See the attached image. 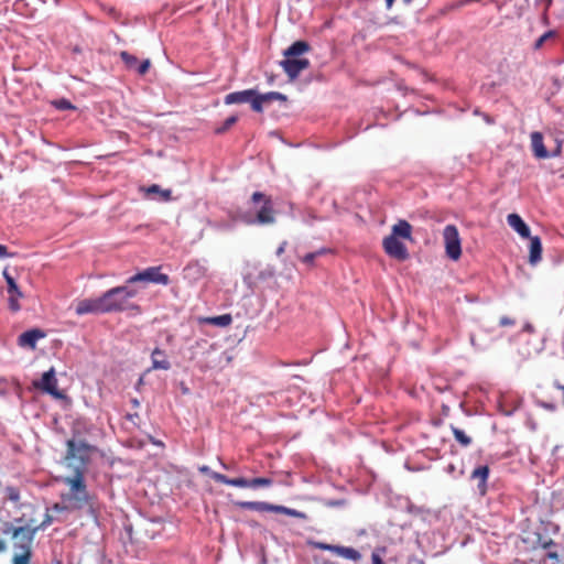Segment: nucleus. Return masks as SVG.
Segmentation results:
<instances>
[{
  "label": "nucleus",
  "mask_w": 564,
  "mask_h": 564,
  "mask_svg": "<svg viewBox=\"0 0 564 564\" xmlns=\"http://www.w3.org/2000/svg\"><path fill=\"white\" fill-rule=\"evenodd\" d=\"M53 521L52 516L46 512L43 516V520L39 521V519L19 517L14 519V525L11 522H4L1 529L4 535H11L13 540V545L15 549L31 550V544L34 539L35 533L47 525H50Z\"/></svg>",
  "instance_id": "obj_1"
},
{
  "label": "nucleus",
  "mask_w": 564,
  "mask_h": 564,
  "mask_svg": "<svg viewBox=\"0 0 564 564\" xmlns=\"http://www.w3.org/2000/svg\"><path fill=\"white\" fill-rule=\"evenodd\" d=\"M249 210L242 212L239 218L246 225H273L276 212L270 196L254 192L249 202Z\"/></svg>",
  "instance_id": "obj_2"
},
{
  "label": "nucleus",
  "mask_w": 564,
  "mask_h": 564,
  "mask_svg": "<svg viewBox=\"0 0 564 564\" xmlns=\"http://www.w3.org/2000/svg\"><path fill=\"white\" fill-rule=\"evenodd\" d=\"M137 293L138 291L135 289H131L128 285L116 286L108 290L101 295L105 312L133 311L140 314L142 312L140 305L130 302V299L134 297Z\"/></svg>",
  "instance_id": "obj_3"
},
{
  "label": "nucleus",
  "mask_w": 564,
  "mask_h": 564,
  "mask_svg": "<svg viewBox=\"0 0 564 564\" xmlns=\"http://www.w3.org/2000/svg\"><path fill=\"white\" fill-rule=\"evenodd\" d=\"M273 100L285 101L286 96L278 91L259 94L256 89H246L230 93L225 97L226 105L249 102L251 105V109L256 112H262L263 105Z\"/></svg>",
  "instance_id": "obj_4"
},
{
  "label": "nucleus",
  "mask_w": 564,
  "mask_h": 564,
  "mask_svg": "<svg viewBox=\"0 0 564 564\" xmlns=\"http://www.w3.org/2000/svg\"><path fill=\"white\" fill-rule=\"evenodd\" d=\"M310 48L307 42L296 41L285 50V58L281 62V66L291 80L296 79L301 72L310 67V61L300 57V55L308 52Z\"/></svg>",
  "instance_id": "obj_5"
},
{
  "label": "nucleus",
  "mask_w": 564,
  "mask_h": 564,
  "mask_svg": "<svg viewBox=\"0 0 564 564\" xmlns=\"http://www.w3.org/2000/svg\"><path fill=\"white\" fill-rule=\"evenodd\" d=\"M235 506L240 509H248L254 511H272L275 513L286 514L297 519H306V514L295 509H291L284 506L272 505L264 501H236Z\"/></svg>",
  "instance_id": "obj_6"
},
{
  "label": "nucleus",
  "mask_w": 564,
  "mask_h": 564,
  "mask_svg": "<svg viewBox=\"0 0 564 564\" xmlns=\"http://www.w3.org/2000/svg\"><path fill=\"white\" fill-rule=\"evenodd\" d=\"M443 239L446 256L452 260H458L462 256L460 237L455 225H447L443 230Z\"/></svg>",
  "instance_id": "obj_7"
},
{
  "label": "nucleus",
  "mask_w": 564,
  "mask_h": 564,
  "mask_svg": "<svg viewBox=\"0 0 564 564\" xmlns=\"http://www.w3.org/2000/svg\"><path fill=\"white\" fill-rule=\"evenodd\" d=\"M91 446L86 442L79 441L75 442L74 440L67 441V451L65 455V460L68 465H72V460L77 459L80 463V467L84 469V466L88 463Z\"/></svg>",
  "instance_id": "obj_8"
},
{
  "label": "nucleus",
  "mask_w": 564,
  "mask_h": 564,
  "mask_svg": "<svg viewBox=\"0 0 564 564\" xmlns=\"http://www.w3.org/2000/svg\"><path fill=\"white\" fill-rule=\"evenodd\" d=\"M162 267H150L145 270L135 273L127 280V284H134L138 282L154 283L161 285H167L170 278L167 274L161 272Z\"/></svg>",
  "instance_id": "obj_9"
},
{
  "label": "nucleus",
  "mask_w": 564,
  "mask_h": 564,
  "mask_svg": "<svg viewBox=\"0 0 564 564\" xmlns=\"http://www.w3.org/2000/svg\"><path fill=\"white\" fill-rule=\"evenodd\" d=\"M221 484L239 487V488H259V487H270L273 484L272 478L269 477H257L252 479H247L243 477L238 478H228L227 476H218Z\"/></svg>",
  "instance_id": "obj_10"
},
{
  "label": "nucleus",
  "mask_w": 564,
  "mask_h": 564,
  "mask_svg": "<svg viewBox=\"0 0 564 564\" xmlns=\"http://www.w3.org/2000/svg\"><path fill=\"white\" fill-rule=\"evenodd\" d=\"M64 484L67 485L76 499L80 501L87 500V490L84 479V469L82 467H75V475L73 477H65Z\"/></svg>",
  "instance_id": "obj_11"
},
{
  "label": "nucleus",
  "mask_w": 564,
  "mask_h": 564,
  "mask_svg": "<svg viewBox=\"0 0 564 564\" xmlns=\"http://www.w3.org/2000/svg\"><path fill=\"white\" fill-rule=\"evenodd\" d=\"M312 545L315 549L333 552L336 555L344 557L346 560H350L352 562H359L361 560L360 552L350 546L334 545V544H327L324 542H313Z\"/></svg>",
  "instance_id": "obj_12"
},
{
  "label": "nucleus",
  "mask_w": 564,
  "mask_h": 564,
  "mask_svg": "<svg viewBox=\"0 0 564 564\" xmlns=\"http://www.w3.org/2000/svg\"><path fill=\"white\" fill-rule=\"evenodd\" d=\"M383 249L388 256L399 261H404L409 258V252L403 242L394 236H388L382 242Z\"/></svg>",
  "instance_id": "obj_13"
},
{
  "label": "nucleus",
  "mask_w": 564,
  "mask_h": 564,
  "mask_svg": "<svg viewBox=\"0 0 564 564\" xmlns=\"http://www.w3.org/2000/svg\"><path fill=\"white\" fill-rule=\"evenodd\" d=\"M34 387L55 398L63 397L62 392L57 388V380L55 378V371L53 368H51L48 371H45L42 375V378L34 382Z\"/></svg>",
  "instance_id": "obj_14"
},
{
  "label": "nucleus",
  "mask_w": 564,
  "mask_h": 564,
  "mask_svg": "<svg viewBox=\"0 0 564 564\" xmlns=\"http://www.w3.org/2000/svg\"><path fill=\"white\" fill-rule=\"evenodd\" d=\"M75 312L79 316L85 314H106L102 296L78 301Z\"/></svg>",
  "instance_id": "obj_15"
},
{
  "label": "nucleus",
  "mask_w": 564,
  "mask_h": 564,
  "mask_svg": "<svg viewBox=\"0 0 564 564\" xmlns=\"http://www.w3.org/2000/svg\"><path fill=\"white\" fill-rule=\"evenodd\" d=\"M152 370H170L171 362L165 351L159 347H155L151 352Z\"/></svg>",
  "instance_id": "obj_16"
},
{
  "label": "nucleus",
  "mask_w": 564,
  "mask_h": 564,
  "mask_svg": "<svg viewBox=\"0 0 564 564\" xmlns=\"http://www.w3.org/2000/svg\"><path fill=\"white\" fill-rule=\"evenodd\" d=\"M507 223L522 238H530V228L518 214H509L507 216Z\"/></svg>",
  "instance_id": "obj_17"
},
{
  "label": "nucleus",
  "mask_w": 564,
  "mask_h": 564,
  "mask_svg": "<svg viewBox=\"0 0 564 564\" xmlns=\"http://www.w3.org/2000/svg\"><path fill=\"white\" fill-rule=\"evenodd\" d=\"M489 476V467L487 465L479 466L475 468L471 473V479L477 480V488L480 495H485L487 492V480Z\"/></svg>",
  "instance_id": "obj_18"
},
{
  "label": "nucleus",
  "mask_w": 564,
  "mask_h": 564,
  "mask_svg": "<svg viewBox=\"0 0 564 564\" xmlns=\"http://www.w3.org/2000/svg\"><path fill=\"white\" fill-rule=\"evenodd\" d=\"M44 336V333L40 329H30L22 333L18 338V344L21 347L34 348L36 341Z\"/></svg>",
  "instance_id": "obj_19"
},
{
  "label": "nucleus",
  "mask_w": 564,
  "mask_h": 564,
  "mask_svg": "<svg viewBox=\"0 0 564 564\" xmlns=\"http://www.w3.org/2000/svg\"><path fill=\"white\" fill-rule=\"evenodd\" d=\"M531 147L534 155L539 159L549 156V152L543 143V135L541 132L534 131L531 133Z\"/></svg>",
  "instance_id": "obj_20"
},
{
  "label": "nucleus",
  "mask_w": 564,
  "mask_h": 564,
  "mask_svg": "<svg viewBox=\"0 0 564 564\" xmlns=\"http://www.w3.org/2000/svg\"><path fill=\"white\" fill-rule=\"evenodd\" d=\"M529 239H530L529 261H530L531 264H535L542 258V243H541V239L538 236H535V237H531L530 236Z\"/></svg>",
  "instance_id": "obj_21"
},
{
  "label": "nucleus",
  "mask_w": 564,
  "mask_h": 564,
  "mask_svg": "<svg viewBox=\"0 0 564 564\" xmlns=\"http://www.w3.org/2000/svg\"><path fill=\"white\" fill-rule=\"evenodd\" d=\"M412 226L406 220H399L392 227V234L390 236L401 237L404 239H411Z\"/></svg>",
  "instance_id": "obj_22"
},
{
  "label": "nucleus",
  "mask_w": 564,
  "mask_h": 564,
  "mask_svg": "<svg viewBox=\"0 0 564 564\" xmlns=\"http://www.w3.org/2000/svg\"><path fill=\"white\" fill-rule=\"evenodd\" d=\"M2 274L7 282L9 295H17L23 297V293L20 291L15 280L9 274V272L4 270Z\"/></svg>",
  "instance_id": "obj_23"
},
{
  "label": "nucleus",
  "mask_w": 564,
  "mask_h": 564,
  "mask_svg": "<svg viewBox=\"0 0 564 564\" xmlns=\"http://www.w3.org/2000/svg\"><path fill=\"white\" fill-rule=\"evenodd\" d=\"M205 322L210 325H215V326H219V327H227L231 324L232 317L230 314H223L219 316L207 317L205 319Z\"/></svg>",
  "instance_id": "obj_24"
},
{
  "label": "nucleus",
  "mask_w": 564,
  "mask_h": 564,
  "mask_svg": "<svg viewBox=\"0 0 564 564\" xmlns=\"http://www.w3.org/2000/svg\"><path fill=\"white\" fill-rule=\"evenodd\" d=\"M452 432H453L455 440L463 447H468L471 444V437L468 436L463 430L452 426Z\"/></svg>",
  "instance_id": "obj_25"
},
{
  "label": "nucleus",
  "mask_w": 564,
  "mask_h": 564,
  "mask_svg": "<svg viewBox=\"0 0 564 564\" xmlns=\"http://www.w3.org/2000/svg\"><path fill=\"white\" fill-rule=\"evenodd\" d=\"M120 57L128 69H134V70L137 69L139 61L134 55H132L126 51H122L120 53Z\"/></svg>",
  "instance_id": "obj_26"
},
{
  "label": "nucleus",
  "mask_w": 564,
  "mask_h": 564,
  "mask_svg": "<svg viewBox=\"0 0 564 564\" xmlns=\"http://www.w3.org/2000/svg\"><path fill=\"white\" fill-rule=\"evenodd\" d=\"M238 121L237 116L228 117L220 127L215 129L216 134H223L227 132Z\"/></svg>",
  "instance_id": "obj_27"
},
{
  "label": "nucleus",
  "mask_w": 564,
  "mask_h": 564,
  "mask_svg": "<svg viewBox=\"0 0 564 564\" xmlns=\"http://www.w3.org/2000/svg\"><path fill=\"white\" fill-rule=\"evenodd\" d=\"M554 546L555 542L552 539H547L541 542V547L549 551L546 556L551 560H558V553L556 551H551V549Z\"/></svg>",
  "instance_id": "obj_28"
},
{
  "label": "nucleus",
  "mask_w": 564,
  "mask_h": 564,
  "mask_svg": "<svg viewBox=\"0 0 564 564\" xmlns=\"http://www.w3.org/2000/svg\"><path fill=\"white\" fill-rule=\"evenodd\" d=\"M31 558V550H23L21 553L15 554L13 564H29Z\"/></svg>",
  "instance_id": "obj_29"
},
{
  "label": "nucleus",
  "mask_w": 564,
  "mask_h": 564,
  "mask_svg": "<svg viewBox=\"0 0 564 564\" xmlns=\"http://www.w3.org/2000/svg\"><path fill=\"white\" fill-rule=\"evenodd\" d=\"M186 274L194 273L196 275H203L204 274V268L198 262H191L188 263L184 269Z\"/></svg>",
  "instance_id": "obj_30"
},
{
  "label": "nucleus",
  "mask_w": 564,
  "mask_h": 564,
  "mask_svg": "<svg viewBox=\"0 0 564 564\" xmlns=\"http://www.w3.org/2000/svg\"><path fill=\"white\" fill-rule=\"evenodd\" d=\"M6 497L12 502H18L20 500V491L17 487L9 486L6 488Z\"/></svg>",
  "instance_id": "obj_31"
},
{
  "label": "nucleus",
  "mask_w": 564,
  "mask_h": 564,
  "mask_svg": "<svg viewBox=\"0 0 564 564\" xmlns=\"http://www.w3.org/2000/svg\"><path fill=\"white\" fill-rule=\"evenodd\" d=\"M327 250L326 249H321L318 251H315V252H310L307 254H305L303 258H302V261L308 265H312L314 263V260L321 256V254H324Z\"/></svg>",
  "instance_id": "obj_32"
},
{
  "label": "nucleus",
  "mask_w": 564,
  "mask_h": 564,
  "mask_svg": "<svg viewBox=\"0 0 564 564\" xmlns=\"http://www.w3.org/2000/svg\"><path fill=\"white\" fill-rule=\"evenodd\" d=\"M199 473L204 474V475H208L210 478H213L215 481L217 482H220L221 484V480L217 479L218 476H224L223 474L220 473H217V471H213L208 466L206 465H203L198 468Z\"/></svg>",
  "instance_id": "obj_33"
},
{
  "label": "nucleus",
  "mask_w": 564,
  "mask_h": 564,
  "mask_svg": "<svg viewBox=\"0 0 564 564\" xmlns=\"http://www.w3.org/2000/svg\"><path fill=\"white\" fill-rule=\"evenodd\" d=\"M22 508H24L25 511L22 513L21 517L25 516L26 518L36 519L35 514L37 513V509L33 505H22Z\"/></svg>",
  "instance_id": "obj_34"
},
{
  "label": "nucleus",
  "mask_w": 564,
  "mask_h": 564,
  "mask_svg": "<svg viewBox=\"0 0 564 564\" xmlns=\"http://www.w3.org/2000/svg\"><path fill=\"white\" fill-rule=\"evenodd\" d=\"M555 35V32L554 31H547L545 32L542 36H540L536 42L534 43V48L539 50L542 47L543 43Z\"/></svg>",
  "instance_id": "obj_35"
},
{
  "label": "nucleus",
  "mask_w": 564,
  "mask_h": 564,
  "mask_svg": "<svg viewBox=\"0 0 564 564\" xmlns=\"http://www.w3.org/2000/svg\"><path fill=\"white\" fill-rule=\"evenodd\" d=\"M150 66H151L150 59H144L141 63H138L135 72L139 75H145L147 72L149 70Z\"/></svg>",
  "instance_id": "obj_36"
},
{
  "label": "nucleus",
  "mask_w": 564,
  "mask_h": 564,
  "mask_svg": "<svg viewBox=\"0 0 564 564\" xmlns=\"http://www.w3.org/2000/svg\"><path fill=\"white\" fill-rule=\"evenodd\" d=\"M21 297L20 296H17V295H9V308L12 311V312H18L20 311L21 306L19 304V300Z\"/></svg>",
  "instance_id": "obj_37"
},
{
  "label": "nucleus",
  "mask_w": 564,
  "mask_h": 564,
  "mask_svg": "<svg viewBox=\"0 0 564 564\" xmlns=\"http://www.w3.org/2000/svg\"><path fill=\"white\" fill-rule=\"evenodd\" d=\"M54 106L59 110L74 109V106L67 99H59L54 102Z\"/></svg>",
  "instance_id": "obj_38"
},
{
  "label": "nucleus",
  "mask_w": 564,
  "mask_h": 564,
  "mask_svg": "<svg viewBox=\"0 0 564 564\" xmlns=\"http://www.w3.org/2000/svg\"><path fill=\"white\" fill-rule=\"evenodd\" d=\"M371 563L372 564H384L381 555L377 551H373L371 554Z\"/></svg>",
  "instance_id": "obj_39"
},
{
  "label": "nucleus",
  "mask_w": 564,
  "mask_h": 564,
  "mask_svg": "<svg viewBox=\"0 0 564 564\" xmlns=\"http://www.w3.org/2000/svg\"><path fill=\"white\" fill-rule=\"evenodd\" d=\"M161 191V187L156 184H153L145 189L147 194H160Z\"/></svg>",
  "instance_id": "obj_40"
},
{
  "label": "nucleus",
  "mask_w": 564,
  "mask_h": 564,
  "mask_svg": "<svg viewBox=\"0 0 564 564\" xmlns=\"http://www.w3.org/2000/svg\"><path fill=\"white\" fill-rule=\"evenodd\" d=\"M499 324H500L501 326H511V325H513V324H514V321H513V319H511V318H509V317H506V316H505V317H501V318H500Z\"/></svg>",
  "instance_id": "obj_41"
},
{
  "label": "nucleus",
  "mask_w": 564,
  "mask_h": 564,
  "mask_svg": "<svg viewBox=\"0 0 564 564\" xmlns=\"http://www.w3.org/2000/svg\"><path fill=\"white\" fill-rule=\"evenodd\" d=\"M539 2L544 6V14L543 15L546 19V12L550 9V7L552 6V0H539Z\"/></svg>",
  "instance_id": "obj_42"
},
{
  "label": "nucleus",
  "mask_w": 564,
  "mask_h": 564,
  "mask_svg": "<svg viewBox=\"0 0 564 564\" xmlns=\"http://www.w3.org/2000/svg\"><path fill=\"white\" fill-rule=\"evenodd\" d=\"M160 195L162 196L163 200H170L172 196L171 189H162Z\"/></svg>",
  "instance_id": "obj_43"
},
{
  "label": "nucleus",
  "mask_w": 564,
  "mask_h": 564,
  "mask_svg": "<svg viewBox=\"0 0 564 564\" xmlns=\"http://www.w3.org/2000/svg\"><path fill=\"white\" fill-rule=\"evenodd\" d=\"M408 564H425V562L416 556L409 557Z\"/></svg>",
  "instance_id": "obj_44"
},
{
  "label": "nucleus",
  "mask_w": 564,
  "mask_h": 564,
  "mask_svg": "<svg viewBox=\"0 0 564 564\" xmlns=\"http://www.w3.org/2000/svg\"><path fill=\"white\" fill-rule=\"evenodd\" d=\"M8 256H9L8 248L3 245H0V258H6Z\"/></svg>",
  "instance_id": "obj_45"
},
{
  "label": "nucleus",
  "mask_w": 564,
  "mask_h": 564,
  "mask_svg": "<svg viewBox=\"0 0 564 564\" xmlns=\"http://www.w3.org/2000/svg\"><path fill=\"white\" fill-rule=\"evenodd\" d=\"M394 0H386L387 8L390 9L392 7ZM412 0H403L405 4L410 3Z\"/></svg>",
  "instance_id": "obj_46"
},
{
  "label": "nucleus",
  "mask_w": 564,
  "mask_h": 564,
  "mask_svg": "<svg viewBox=\"0 0 564 564\" xmlns=\"http://www.w3.org/2000/svg\"><path fill=\"white\" fill-rule=\"evenodd\" d=\"M127 417H128V420H130V421H134V419H138V417H139V415H138V413H134V414H128V415H127Z\"/></svg>",
  "instance_id": "obj_47"
},
{
  "label": "nucleus",
  "mask_w": 564,
  "mask_h": 564,
  "mask_svg": "<svg viewBox=\"0 0 564 564\" xmlns=\"http://www.w3.org/2000/svg\"><path fill=\"white\" fill-rule=\"evenodd\" d=\"M131 402H132V404H133V406H134V408H138V406H139V404H140V403H139V401H138L137 399H132V401H131Z\"/></svg>",
  "instance_id": "obj_48"
},
{
  "label": "nucleus",
  "mask_w": 564,
  "mask_h": 564,
  "mask_svg": "<svg viewBox=\"0 0 564 564\" xmlns=\"http://www.w3.org/2000/svg\"><path fill=\"white\" fill-rule=\"evenodd\" d=\"M4 550V543L0 541V551Z\"/></svg>",
  "instance_id": "obj_49"
},
{
  "label": "nucleus",
  "mask_w": 564,
  "mask_h": 564,
  "mask_svg": "<svg viewBox=\"0 0 564 564\" xmlns=\"http://www.w3.org/2000/svg\"><path fill=\"white\" fill-rule=\"evenodd\" d=\"M283 252V247H280L278 250V254H281Z\"/></svg>",
  "instance_id": "obj_50"
}]
</instances>
